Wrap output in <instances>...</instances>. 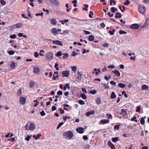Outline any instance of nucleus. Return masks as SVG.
<instances>
[{"label":"nucleus","mask_w":149,"mask_h":149,"mask_svg":"<svg viewBox=\"0 0 149 149\" xmlns=\"http://www.w3.org/2000/svg\"><path fill=\"white\" fill-rule=\"evenodd\" d=\"M63 135L64 138L68 140L71 139L73 136V133L70 131L64 132Z\"/></svg>","instance_id":"f257e3e1"},{"label":"nucleus","mask_w":149,"mask_h":149,"mask_svg":"<svg viewBox=\"0 0 149 149\" xmlns=\"http://www.w3.org/2000/svg\"><path fill=\"white\" fill-rule=\"evenodd\" d=\"M25 128L27 130H33L35 128V125L33 123L29 122L25 125Z\"/></svg>","instance_id":"f03ea898"},{"label":"nucleus","mask_w":149,"mask_h":149,"mask_svg":"<svg viewBox=\"0 0 149 149\" xmlns=\"http://www.w3.org/2000/svg\"><path fill=\"white\" fill-rule=\"evenodd\" d=\"M53 57V54L52 52H48L46 54V58L48 61H49L52 59Z\"/></svg>","instance_id":"7ed1b4c3"},{"label":"nucleus","mask_w":149,"mask_h":149,"mask_svg":"<svg viewBox=\"0 0 149 149\" xmlns=\"http://www.w3.org/2000/svg\"><path fill=\"white\" fill-rule=\"evenodd\" d=\"M145 7L143 5H139L138 7L139 11L141 13H144L146 11Z\"/></svg>","instance_id":"20e7f679"},{"label":"nucleus","mask_w":149,"mask_h":149,"mask_svg":"<svg viewBox=\"0 0 149 149\" xmlns=\"http://www.w3.org/2000/svg\"><path fill=\"white\" fill-rule=\"evenodd\" d=\"M139 27V25L137 24H133L130 26V28L131 29H138Z\"/></svg>","instance_id":"39448f33"},{"label":"nucleus","mask_w":149,"mask_h":149,"mask_svg":"<svg viewBox=\"0 0 149 149\" xmlns=\"http://www.w3.org/2000/svg\"><path fill=\"white\" fill-rule=\"evenodd\" d=\"M50 2L52 4L56 6H59L60 3L58 0H50Z\"/></svg>","instance_id":"423d86ee"},{"label":"nucleus","mask_w":149,"mask_h":149,"mask_svg":"<svg viewBox=\"0 0 149 149\" xmlns=\"http://www.w3.org/2000/svg\"><path fill=\"white\" fill-rule=\"evenodd\" d=\"M70 74L68 70L63 71L62 72V75L63 77H68Z\"/></svg>","instance_id":"0eeeda50"},{"label":"nucleus","mask_w":149,"mask_h":149,"mask_svg":"<svg viewBox=\"0 0 149 149\" xmlns=\"http://www.w3.org/2000/svg\"><path fill=\"white\" fill-rule=\"evenodd\" d=\"M76 131L77 132L80 134L83 133L84 131V128L82 127H79L76 129Z\"/></svg>","instance_id":"6e6552de"},{"label":"nucleus","mask_w":149,"mask_h":149,"mask_svg":"<svg viewBox=\"0 0 149 149\" xmlns=\"http://www.w3.org/2000/svg\"><path fill=\"white\" fill-rule=\"evenodd\" d=\"M53 43L54 44H56L60 46H62L63 44L60 41L58 40H55L53 41Z\"/></svg>","instance_id":"1a4fd4ad"},{"label":"nucleus","mask_w":149,"mask_h":149,"mask_svg":"<svg viewBox=\"0 0 149 149\" xmlns=\"http://www.w3.org/2000/svg\"><path fill=\"white\" fill-rule=\"evenodd\" d=\"M108 144L111 149H116L114 145L112 144L110 141H108Z\"/></svg>","instance_id":"9d476101"},{"label":"nucleus","mask_w":149,"mask_h":149,"mask_svg":"<svg viewBox=\"0 0 149 149\" xmlns=\"http://www.w3.org/2000/svg\"><path fill=\"white\" fill-rule=\"evenodd\" d=\"M20 103L22 104H24L26 102V100L24 97H21L20 98Z\"/></svg>","instance_id":"9b49d317"},{"label":"nucleus","mask_w":149,"mask_h":149,"mask_svg":"<svg viewBox=\"0 0 149 149\" xmlns=\"http://www.w3.org/2000/svg\"><path fill=\"white\" fill-rule=\"evenodd\" d=\"M112 72L117 76L120 77V73L118 71L116 70H113Z\"/></svg>","instance_id":"f8f14e48"},{"label":"nucleus","mask_w":149,"mask_h":149,"mask_svg":"<svg viewBox=\"0 0 149 149\" xmlns=\"http://www.w3.org/2000/svg\"><path fill=\"white\" fill-rule=\"evenodd\" d=\"M95 113V111L93 110L91 111H88L86 113V115L87 116H88L91 115Z\"/></svg>","instance_id":"ddd939ff"},{"label":"nucleus","mask_w":149,"mask_h":149,"mask_svg":"<svg viewBox=\"0 0 149 149\" xmlns=\"http://www.w3.org/2000/svg\"><path fill=\"white\" fill-rule=\"evenodd\" d=\"M39 70L38 67H36L34 68V72L35 74H38L39 73Z\"/></svg>","instance_id":"4468645a"},{"label":"nucleus","mask_w":149,"mask_h":149,"mask_svg":"<svg viewBox=\"0 0 149 149\" xmlns=\"http://www.w3.org/2000/svg\"><path fill=\"white\" fill-rule=\"evenodd\" d=\"M127 111L125 109H122L121 110L120 114L123 116H124L125 115V114Z\"/></svg>","instance_id":"2eb2a0df"},{"label":"nucleus","mask_w":149,"mask_h":149,"mask_svg":"<svg viewBox=\"0 0 149 149\" xmlns=\"http://www.w3.org/2000/svg\"><path fill=\"white\" fill-rule=\"evenodd\" d=\"M51 24L53 25H56V22L55 19H52L50 21Z\"/></svg>","instance_id":"dca6fc26"},{"label":"nucleus","mask_w":149,"mask_h":149,"mask_svg":"<svg viewBox=\"0 0 149 149\" xmlns=\"http://www.w3.org/2000/svg\"><path fill=\"white\" fill-rule=\"evenodd\" d=\"M100 122L103 124H105L107 123H109V121L108 120L106 119H104L103 120H101Z\"/></svg>","instance_id":"f3484780"},{"label":"nucleus","mask_w":149,"mask_h":149,"mask_svg":"<svg viewBox=\"0 0 149 149\" xmlns=\"http://www.w3.org/2000/svg\"><path fill=\"white\" fill-rule=\"evenodd\" d=\"M96 103L97 104H99L101 103V99L99 97L97 98L95 100Z\"/></svg>","instance_id":"a211bd4d"},{"label":"nucleus","mask_w":149,"mask_h":149,"mask_svg":"<svg viewBox=\"0 0 149 149\" xmlns=\"http://www.w3.org/2000/svg\"><path fill=\"white\" fill-rule=\"evenodd\" d=\"M35 85V82L33 81H31L29 83V86L31 88L33 87Z\"/></svg>","instance_id":"6ab92c4d"},{"label":"nucleus","mask_w":149,"mask_h":149,"mask_svg":"<svg viewBox=\"0 0 149 149\" xmlns=\"http://www.w3.org/2000/svg\"><path fill=\"white\" fill-rule=\"evenodd\" d=\"M51 31L53 34H56L57 33V30L55 28H54L52 29Z\"/></svg>","instance_id":"aec40b11"},{"label":"nucleus","mask_w":149,"mask_h":149,"mask_svg":"<svg viewBox=\"0 0 149 149\" xmlns=\"http://www.w3.org/2000/svg\"><path fill=\"white\" fill-rule=\"evenodd\" d=\"M149 23V20L148 19H146V22L144 23L143 27H147L148 26Z\"/></svg>","instance_id":"412c9836"},{"label":"nucleus","mask_w":149,"mask_h":149,"mask_svg":"<svg viewBox=\"0 0 149 149\" xmlns=\"http://www.w3.org/2000/svg\"><path fill=\"white\" fill-rule=\"evenodd\" d=\"M88 39L90 41H92L94 40V36L91 35L89 36Z\"/></svg>","instance_id":"4be33fe9"},{"label":"nucleus","mask_w":149,"mask_h":149,"mask_svg":"<svg viewBox=\"0 0 149 149\" xmlns=\"http://www.w3.org/2000/svg\"><path fill=\"white\" fill-rule=\"evenodd\" d=\"M116 97V96L115 93L114 92H112L111 95V98L112 99H114Z\"/></svg>","instance_id":"5701e85b"},{"label":"nucleus","mask_w":149,"mask_h":149,"mask_svg":"<svg viewBox=\"0 0 149 149\" xmlns=\"http://www.w3.org/2000/svg\"><path fill=\"white\" fill-rule=\"evenodd\" d=\"M118 86L121 88H124L125 87V84L119 83L118 84Z\"/></svg>","instance_id":"b1692460"},{"label":"nucleus","mask_w":149,"mask_h":149,"mask_svg":"<svg viewBox=\"0 0 149 149\" xmlns=\"http://www.w3.org/2000/svg\"><path fill=\"white\" fill-rule=\"evenodd\" d=\"M118 137H113L111 139L112 141L114 142L118 141Z\"/></svg>","instance_id":"393cba45"},{"label":"nucleus","mask_w":149,"mask_h":149,"mask_svg":"<svg viewBox=\"0 0 149 149\" xmlns=\"http://www.w3.org/2000/svg\"><path fill=\"white\" fill-rule=\"evenodd\" d=\"M15 63L13 61L10 65V67L13 69L15 68Z\"/></svg>","instance_id":"a878e982"},{"label":"nucleus","mask_w":149,"mask_h":149,"mask_svg":"<svg viewBox=\"0 0 149 149\" xmlns=\"http://www.w3.org/2000/svg\"><path fill=\"white\" fill-rule=\"evenodd\" d=\"M108 82L107 84L104 83L103 84V86L106 89H109V87L108 85Z\"/></svg>","instance_id":"bb28decb"},{"label":"nucleus","mask_w":149,"mask_h":149,"mask_svg":"<svg viewBox=\"0 0 149 149\" xmlns=\"http://www.w3.org/2000/svg\"><path fill=\"white\" fill-rule=\"evenodd\" d=\"M16 27L17 28H19L21 27L22 26V24L20 23H18L15 24Z\"/></svg>","instance_id":"cd10ccee"},{"label":"nucleus","mask_w":149,"mask_h":149,"mask_svg":"<svg viewBox=\"0 0 149 149\" xmlns=\"http://www.w3.org/2000/svg\"><path fill=\"white\" fill-rule=\"evenodd\" d=\"M115 17L116 18H120L121 17V15L120 13H116Z\"/></svg>","instance_id":"c85d7f7f"},{"label":"nucleus","mask_w":149,"mask_h":149,"mask_svg":"<svg viewBox=\"0 0 149 149\" xmlns=\"http://www.w3.org/2000/svg\"><path fill=\"white\" fill-rule=\"evenodd\" d=\"M80 96L83 99H86L87 98V97L86 95L84 94H82L80 95Z\"/></svg>","instance_id":"c756f323"},{"label":"nucleus","mask_w":149,"mask_h":149,"mask_svg":"<svg viewBox=\"0 0 149 149\" xmlns=\"http://www.w3.org/2000/svg\"><path fill=\"white\" fill-rule=\"evenodd\" d=\"M111 11L113 13H115L117 10V9L114 7H112L111 8Z\"/></svg>","instance_id":"7c9ffc66"},{"label":"nucleus","mask_w":149,"mask_h":149,"mask_svg":"<svg viewBox=\"0 0 149 149\" xmlns=\"http://www.w3.org/2000/svg\"><path fill=\"white\" fill-rule=\"evenodd\" d=\"M148 88V87L146 85H143L141 87V89L142 90L146 89Z\"/></svg>","instance_id":"2f4dec72"},{"label":"nucleus","mask_w":149,"mask_h":149,"mask_svg":"<svg viewBox=\"0 0 149 149\" xmlns=\"http://www.w3.org/2000/svg\"><path fill=\"white\" fill-rule=\"evenodd\" d=\"M62 54L61 52L59 51L55 54V55L56 57H59L61 56Z\"/></svg>","instance_id":"473e14b6"},{"label":"nucleus","mask_w":149,"mask_h":149,"mask_svg":"<svg viewBox=\"0 0 149 149\" xmlns=\"http://www.w3.org/2000/svg\"><path fill=\"white\" fill-rule=\"evenodd\" d=\"M60 22H61L62 24H64L65 22H68V19H65L63 21H60Z\"/></svg>","instance_id":"72a5a7b5"},{"label":"nucleus","mask_w":149,"mask_h":149,"mask_svg":"<svg viewBox=\"0 0 149 149\" xmlns=\"http://www.w3.org/2000/svg\"><path fill=\"white\" fill-rule=\"evenodd\" d=\"M136 116H134L133 118H131V120L132 121H135V122H137L138 121L137 120H136Z\"/></svg>","instance_id":"f704fd0d"},{"label":"nucleus","mask_w":149,"mask_h":149,"mask_svg":"<svg viewBox=\"0 0 149 149\" xmlns=\"http://www.w3.org/2000/svg\"><path fill=\"white\" fill-rule=\"evenodd\" d=\"M22 90L21 88L18 89L17 91V94L19 96H20L22 94Z\"/></svg>","instance_id":"c9c22d12"},{"label":"nucleus","mask_w":149,"mask_h":149,"mask_svg":"<svg viewBox=\"0 0 149 149\" xmlns=\"http://www.w3.org/2000/svg\"><path fill=\"white\" fill-rule=\"evenodd\" d=\"M122 95H124V97H126L127 98L128 97V96L127 95L126 92L125 91H123L122 92Z\"/></svg>","instance_id":"e433bc0d"},{"label":"nucleus","mask_w":149,"mask_h":149,"mask_svg":"<svg viewBox=\"0 0 149 149\" xmlns=\"http://www.w3.org/2000/svg\"><path fill=\"white\" fill-rule=\"evenodd\" d=\"M68 30H65V31H63L62 33H61V34H63L64 35H67L68 33Z\"/></svg>","instance_id":"4c0bfd02"},{"label":"nucleus","mask_w":149,"mask_h":149,"mask_svg":"<svg viewBox=\"0 0 149 149\" xmlns=\"http://www.w3.org/2000/svg\"><path fill=\"white\" fill-rule=\"evenodd\" d=\"M140 123L142 125H143L145 123V120L143 118H141L140 120Z\"/></svg>","instance_id":"58836bf2"},{"label":"nucleus","mask_w":149,"mask_h":149,"mask_svg":"<svg viewBox=\"0 0 149 149\" xmlns=\"http://www.w3.org/2000/svg\"><path fill=\"white\" fill-rule=\"evenodd\" d=\"M72 70L73 71H75L76 70L77 67L76 66H72L71 67Z\"/></svg>","instance_id":"ea45409f"},{"label":"nucleus","mask_w":149,"mask_h":149,"mask_svg":"<svg viewBox=\"0 0 149 149\" xmlns=\"http://www.w3.org/2000/svg\"><path fill=\"white\" fill-rule=\"evenodd\" d=\"M8 53L10 55H12L14 54L15 52L13 51H9L8 52Z\"/></svg>","instance_id":"a19ab883"},{"label":"nucleus","mask_w":149,"mask_h":149,"mask_svg":"<svg viewBox=\"0 0 149 149\" xmlns=\"http://www.w3.org/2000/svg\"><path fill=\"white\" fill-rule=\"evenodd\" d=\"M115 31V29H113L112 31H109V33L111 35H113L114 34V32Z\"/></svg>","instance_id":"79ce46f5"},{"label":"nucleus","mask_w":149,"mask_h":149,"mask_svg":"<svg viewBox=\"0 0 149 149\" xmlns=\"http://www.w3.org/2000/svg\"><path fill=\"white\" fill-rule=\"evenodd\" d=\"M119 33L120 34H125L127 33V32L125 31L120 30L119 31Z\"/></svg>","instance_id":"37998d69"},{"label":"nucleus","mask_w":149,"mask_h":149,"mask_svg":"<svg viewBox=\"0 0 149 149\" xmlns=\"http://www.w3.org/2000/svg\"><path fill=\"white\" fill-rule=\"evenodd\" d=\"M63 124V123L62 122H61L59 123L57 126V129H59Z\"/></svg>","instance_id":"c03bdc74"},{"label":"nucleus","mask_w":149,"mask_h":149,"mask_svg":"<svg viewBox=\"0 0 149 149\" xmlns=\"http://www.w3.org/2000/svg\"><path fill=\"white\" fill-rule=\"evenodd\" d=\"M77 54V53L75 51H73L72 53L71 54V55L75 57Z\"/></svg>","instance_id":"a18cd8bd"},{"label":"nucleus","mask_w":149,"mask_h":149,"mask_svg":"<svg viewBox=\"0 0 149 149\" xmlns=\"http://www.w3.org/2000/svg\"><path fill=\"white\" fill-rule=\"evenodd\" d=\"M84 6L85 7V8H83V10H85L86 11H87V8L88 7V5H86L85 4L84 5Z\"/></svg>","instance_id":"49530a36"},{"label":"nucleus","mask_w":149,"mask_h":149,"mask_svg":"<svg viewBox=\"0 0 149 149\" xmlns=\"http://www.w3.org/2000/svg\"><path fill=\"white\" fill-rule=\"evenodd\" d=\"M78 101H79V103L80 104L83 105L84 104V101L82 100H79Z\"/></svg>","instance_id":"de8ad7c7"},{"label":"nucleus","mask_w":149,"mask_h":149,"mask_svg":"<svg viewBox=\"0 0 149 149\" xmlns=\"http://www.w3.org/2000/svg\"><path fill=\"white\" fill-rule=\"evenodd\" d=\"M130 1L128 0H126V1L124 3V4L125 5H128L130 4Z\"/></svg>","instance_id":"09e8293b"},{"label":"nucleus","mask_w":149,"mask_h":149,"mask_svg":"<svg viewBox=\"0 0 149 149\" xmlns=\"http://www.w3.org/2000/svg\"><path fill=\"white\" fill-rule=\"evenodd\" d=\"M97 92V91L95 90H93L90 91V93L94 95Z\"/></svg>","instance_id":"8fccbe9b"},{"label":"nucleus","mask_w":149,"mask_h":149,"mask_svg":"<svg viewBox=\"0 0 149 149\" xmlns=\"http://www.w3.org/2000/svg\"><path fill=\"white\" fill-rule=\"evenodd\" d=\"M0 2L3 5H5L6 4V2L4 0H1Z\"/></svg>","instance_id":"3c124183"},{"label":"nucleus","mask_w":149,"mask_h":149,"mask_svg":"<svg viewBox=\"0 0 149 149\" xmlns=\"http://www.w3.org/2000/svg\"><path fill=\"white\" fill-rule=\"evenodd\" d=\"M90 14L89 15V17L90 18H92L93 17L92 16V15H93V12L92 11H90Z\"/></svg>","instance_id":"603ef678"},{"label":"nucleus","mask_w":149,"mask_h":149,"mask_svg":"<svg viewBox=\"0 0 149 149\" xmlns=\"http://www.w3.org/2000/svg\"><path fill=\"white\" fill-rule=\"evenodd\" d=\"M58 64L57 63H56L55 64L54 67L56 68V70H59V68L58 67Z\"/></svg>","instance_id":"864d4df0"},{"label":"nucleus","mask_w":149,"mask_h":149,"mask_svg":"<svg viewBox=\"0 0 149 149\" xmlns=\"http://www.w3.org/2000/svg\"><path fill=\"white\" fill-rule=\"evenodd\" d=\"M31 136H30L29 135L27 136V137L25 138V140L28 141L31 137Z\"/></svg>","instance_id":"5fc2aeb1"},{"label":"nucleus","mask_w":149,"mask_h":149,"mask_svg":"<svg viewBox=\"0 0 149 149\" xmlns=\"http://www.w3.org/2000/svg\"><path fill=\"white\" fill-rule=\"evenodd\" d=\"M42 136L40 134H38V135L36 136V139L37 140L40 137Z\"/></svg>","instance_id":"6e6d98bb"},{"label":"nucleus","mask_w":149,"mask_h":149,"mask_svg":"<svg viewBox=\"0 0 149 149\" xmlns=\"http://www.w3.org/2000/svg\"><path fill=\"white\" fill-rule=\"evenodd\" d=\"M63 92L61 91H59L57 92V94L58 95H62Z\"/></svg>","instance_id":"4d7b16f0"},{"label":"nucleus","mask_w":149,"mask_h":149,"mask_svg":"<svg viewBox=\"0 0 149 149\" xmlns=\"http://www.w3.org/2000/svg\"><path fill=\"white\" fill-rule=\"evenodd\" d=\"M40 115L42 116H44L45 115V113L44 110H42L40 112Z\"/></svg>","instance_id":"13d9d810"},{"label":"nucleus","mask_w":149,"mask_h":149,"mask_svg":"<svg viewBox=\"0 0 149 149\" xmlns=\"http://www.w3.org/2000/svg\"><path fill=\"white\" fill-rule=\"evenodd\" d=\"M16 35L15 34L11 35L10 36V38L12 39H15L16 38Z\"/></svg>","instance_id":"bf43d9fd"},{"label":"nucleus","mask_w":149,"mask_h":149,"mask_svg":"<svg viewBox=\"0 0 149 149\" xmlns=\"http://www.w3.org/2000/svg\"><path fill=\"white\" fill-rule=\"evenodd\" d=\"M140 109H141V108L140 107H137L136 108V112H140Z\"/></svg>","instance_id":"052dcab7"},{"label":"nucleus","mask_w":149,"mask_h":149,"mask_svg":"<svg viewBox=\"0 0 149 149\" xmlns=\"http://www.w3.org/2000/svg\"><path fill=\"white\" fill-rule=\"evenodd\" d=\"M41 52L44 53V51L43 50H41L40 51V52L39 53V55L40 56H44L43 54H42V53H41Z\"/></svg>","instance_id":"680f3d73"},{"label":"nucleus","mask_w":149,"mask_h":149,"mask_svg":"<svg viewBox=\"0 0 149 149\" xmlns=\"http://www.w3.org/2000/svg\"><path fill=\"white\" fill-rule=\"evenodd\" d=\"M15 138L14 137L11 138L10 139H8V141H10L11 142H13L15 141Z\"/></svg>","instance_id":"e2e57ef3"},{"label":"nucleus","mask_w":149,"mask_h":149,"mask_svg":"<svg viewBox=\"0 0 149 149\" xmlns=\"http://www.w3.org/2000/svg\"><path fill=\"white\" fill-rule=\"evenodd\" d=\"M107 15L110 17H112L113 15V13L111 14L110 13L108 12L107 13Z\"/></svg>","instance_id":"0e129e2a"},{"label":"nucleus","mask_w":149,"mask_h":149,"mask_svg":"<svg viewBox=\"0 0 149 149\" xmlns=\"http://www.w3.org/2000/svg\"><path fill=\"white\" fill-rule=\"evenodd\" d=\"M38 56V53L37 52H35L34 53L35 57L36 58H37Z\"/></svg>","instance_id":"69168bd1"},{"label":"nucleus","mask_w":149,"mask_h":149,"mask_svg":"<svg viewBox=\"0 0 149 149\" xmlns=\"http://www.w3.org/2000/svg\"><path fill=\"white\" fill-rule=\"evenodd\" d=\"M56 107L54 106H53L52 107V111L56 110Z\"/></svg>","instance_id":"338daca9"},{"label":"nucleus","mask_w":149,"mask_h":149,"mask_svg":"<svg viewBox=\"0 0 149 149\" xmlns=\"http://www.w3.org/2000/svg\"><path fill=\"white\" fill-rule=\"evenodd\" d=\"M84 31L86 35H88L90 34L91 33L89 31L84 30Z\"/></svg>","instance_id":"774afa93"}]
</instances>
